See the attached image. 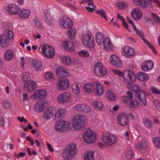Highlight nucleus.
Here are the masks:
<instances>
[{
    "mask_svg": "<svg viewBox=\"0 0 160 160\" xmlns=\"http://www.w3.org/2000/svg\"><path fill=\"white\" fill-rule=\"evenodd\" d=\"M131 89L135 92V97L142 103V105L145 106L147 103L145 95L146 91L140 88L138 84L131 86Z\"/></svg>",
    "mask_w": 160,
    "mask_h": 160,
    "instance_id": "nucleus-1",
    "label": "nucleus"
},
{
    "mask_svg": "<svg viewBox=\"0 0 160 160\" xmlns=\"http://www.w3.org/2000/svg\"><path fill=\"white\" fill-rule=\"evenodd\" d=\"M62 154L63 158L66 160L72 159L76 154L77 149L76 144L72 143L67 147Z\"/></svg>",
    "mask_w": 160,
    "mask_h": 160,
    "instance_id": "nucleus-2",
    "label": "nucleus"
},
{
    "mask_svg": "<svg viewBox=\"0 0 160 160\" xmlns=\"http://www.w3.org/2000/svg\"><path fill=\"white\" fill-rule=\"evenodd\" d=\"M42 54L48 59L52 58L55 55V52L54 48L48 44L41 45L39 48Z\"/></svg>",
    "mask_w": 160,
    "mask_h": 160,
    "instance_id": "nucleus-3",
    "label": "nucleus"
},
{
    "mask_svg": "<svg viewBox=\"0 0 160 160\" xmlns=\"http://www.w3.org/2000/svg\"><path fill=\"white\" fill-rule=\"evenodd\" d=\"M85 116L83 115L78 114L74 116L72 122L74 128L77 130L83 128L85 122Z\"/></svg>",
    "mask_w": 160,
    "mask_h": 160,
    "instance_id": "nucleus-4",
    "label": "nucleus"
},
{
    "mask_svg": "<svg viewBox=\"0 0 160 160\" xmlns=\"http://www.w3.org/2000/svg\"><path fill=\"white\" fill-rule=\"evenodd\" d=\"M102 138L104 144L110 146L115 144L117 141L116 136L114 134L109 133L103 134Z\"/></svg>",
    "mask_w": 160,
    "mask_h": 160,
    "instance_id": "nucleus-5",
    "label": "nucleus"
},
{
    "mask_svg": "<svg viewBox=\"0 0 160 160\" xmlns=\"http://www.w3.org/2000/svg\"><path fill=\"white\" fill-rule=\"evenodd\" d=\"M70 127L69 123L64 120H60L54 126L55 130L59 132H62L66 130H69Z\"/></svg>",
    "mask_w": 160,
    "mask_h": 160,
    "instance_id": "nucleus-6",
    "label": "nucleus"
},
{
    "mask_svg": "<svg viewBox=\"0 0 160 160\" xmlns=\"http://www.w3.org/2000/svg\"><path fill=\"white\" fill-rule=\"evenodd\" d=\"M82 40V43L88 48L92 49L94 48V38L92 34L88 33L83 35Z\"/></svg>",
    "mask_w": 160,
    "mask_h": 160,
    "instance_id": "nucleus-7",
    "label": "nucleus"
},
{
    "mask_svg": "<svg viewBox=\"0 0 160 160\" xmlns=\"http://www.w3.org/2000/svg\"><path fill=\"white\" fill-rule=\"evenodd\" d=\"M60 26L63 28L68 29L73 25V23L72 19L66 16H62L59 20Z\"/></svg>",
    "mask_w": 160,
    "mask_h": 160,
    "instance_id": "nucleus-8",
    "label": "nucleus"
},
{
    "mask_svg": "<svg viewBox=\"0 0 160 160\" xmlns=\"http://www.w3.org/2000/svg\"><path fill=\"white\" fill-rule=\"evenodd\" d=\"M70 85V82L67 79L60 78L58 80L56 86L58 90L62 91L67 90Z\"/></svg>",
    "mask_w": 160,
    "mask_h": 160,
    "instance_id": "nucleus-9",
    "label": "nucleus"
},
{
    "mask_svg": "<svg viewBox=\"0 0 160 160\" xmlns=\"http://www.w3.org/2000/svg\"><path fill=\"white\" fill-rule=\"evenodd\" d=\"M96 134L91 130L88 131L84 134L83 139L84 141L88 143L94 142L96 140Z\"/></svg>",
    "mask_w": 160,
    "mask_h": 160,
    "instance_id": "nucleus-10",
    "label": "nucleus"
},
{
    "mask_svg": "<svg viewBox=\"0 0 160 160\" xmlns=\"http://www.w3.org/2000/svg\"><path fill=\"white\" fill-rule=\"evenodd\" d=\"M71 98V95L70 92H64L58 96L57 101L60 104L66 103L69 102Z\"/></svg>",
    "mask_w": 160,
    "mask_h": 160,
    "instance_id": "nucleus-11",
    "label": "nucleus"
},
{
    "mask_svg": "<svg viewBox=\"0 0 160 160\" xmlns=\"http://www.w3.org/2000/svg\"><path fill=\"white\" fill-rule=\"evenodd\" d=\"M94 72L96 75L98 76H104L107 73L106 68L100 62H98L95 64Z\"/></svg>",
    "mask_w": 160,
    "mask_h": 160,
    "instance_id": "nucleus-12",
    "label": "nucleus"
},
{
    "mask_svg": "<svg viewBox=\"0 0 160 160\" xmlns=\"http://www.w3.org/2000/svg\"><path fill=\"white\" fill-rule=\"evenodd\" d=\"M133 27V28L135 31L136 33L139 36H140L141 38H142L143 41L145 42L146 44L148 46V47L151 49L152 52L155 54H157V52L155 49L154 47L152 46V45L148 41L146 40L145 38L144 37V35L143 33L140 31L139 29H138L135 26L134 24V26H132Z\"/></svg>",
    "mask_w": 160,
    "mask_h": 160,
    "instance_id": "nucleus-13",
    "label": "nucleus"
},
{
    "mask_svg": "<svg viewBox=\"0 0 160 160\" xmlns=\"http://www.w3.org/2000/svg\"><path fill=\"white\" fill-rule=\"evenodd\" d=\"M123 78L130 83L133 82L136 80L135 74L133 71L129 69L124 71Z\"/></svg>",
    "mask_w": 160,
    "mask_h": 160,
    "instance_id": "nucleus-14",
    "label": "nucleus"
},
{
    "mask_svg": "<svg viewBox=\"0 0 160 160\" xmlns=\"http://www.w3.org/2000/svg\"><path fill=\"white\" fill-rule=\"evenodd\" d=\"M47 96L46 91L43 89L36 90L32 95L31 97L35 100L42 99Z\"/></svg>",
    "mask_w": 160,
    "mask_h": 160,
    "instance_id": "nucleus-15",
    "label": "nucleus"
},
{
    "mask_svg": "<svg viewBox=\"0 0 160 160\" xmlns=\"http://www.w3.org/2000/svg\"><path fill=\"white\" fill-rule=\"evenodd\" d=\"M122 53L124 56L129 58L133 57L136 55V52L132 47L126 46L122 49Z\"/></svg>",
    "mask_w": 160,
    "mask_h": 160,
    "instance_id": "nucleus-16",
    "label": "nucleus"
},
{
    "mask_svg": "<svg viewBox=\"0 0 160 160\" xmlns=\"http://www.w3.org/2000/svg\"><path fill=\"white\" fill-rule=\"evenodd\" d=\"M55 112V109L52 106L48 107L44 111L42 117L45 119H48L52 118Z\"/></svg>",
    "mask_w": 160,
    "mask_h": 160,
    "instance_id": "nucleus-17",
    "label": "nucleus"
},
{
    "mask_svg": "<svg viewBox=\"0 0 160 160\" xmlns=\"http://www.w3.org/2000/svg\"><path fill=\"white\" fill-rule=\"evenodd\" d=\"M148 146V142L145 140L139 139L137 138L136 140L134 145L135 148L141 150L147 148Z\"/></svg>",
    "mask_w": 160,
    "mask_h": 160,
    "instance_id": "nucleus-18",
    "label": "nucleus"
},
{
    "mask_svg": "<svg viewBox=\"0 0 160 160\" xmlns=\"http://www.w3.org/2000/svg\"><path fill=\"white\" fill-rule=\"evenodd\" d=\"M75 108L76 111H82L88 113L91 111V107L85 104L78 103L75 106Z\"/></svg>",
    "mask_w": 160,
    "mask_h": 160,
    "instance_id": "nucleus-19",
    "label": "nucleus"
},
{
    "mask_svg": "<svg viewBox=\"0 0 160 160\" xmlns=\"http://www.w3.org/2000/svg\"><path fill=\"white\" fill-rule=\"evenodd\" d=\"M56 74L59 77H65L69 75L68 70L62 66H60L56 70Z\"/></svg>",
    "mask_w": 160,
    "mask_h": 160,
    "instance_id": "nucleus-20",
    "label": "nucleus"
},
{
    "mask_svg": "<svg viewBox=\"0 0 160 160\" xmlns=\"http://www.w3.org/2000/svg\"><path fill=\"white\" fill-rule=\"evenodd\" d=\"M19 7L15 4H9L7 6V10L9 14L16 15L20 11Z\"/></svg>",
    "mask_w": 160,
    "mask_h": 160,
    "instance_id": "nucleus-21",
    "label": "nucleus"
},
{
    "mask_svg": "<svg viewBox=\"0 0 160 160\" xmlns=\"http://www.w3.org/2000/svg\"><path fill=\"white\" fill-rule=\"evenodd\" d=\"M117 120L119 124L122 126L127 125L129 122L126 115L124 113H121L118 116Z\"/></svg>",
    "mask_w": 160,
    "mask_h": 160,
    "instance_id": "nucleus-22",
    "label": "nucleus"
},
{
    "mask_svg": "<svg viewBox=\"0 0 160 160\" xmlns=\"http://www.w3.org/2000/svg\"><path fill=\"white\" fill-rule=\"evenodd\" d=\"M96 84V81H93L86 84L83 87L84 91L88 93L92 92L95 90V87Z\"/></svg>",
    "mask_w": 160,
    "mask_h": 160,
    "instance_id": "nucleus-23",
    "label": "nucleus"
},
{
    "mask_svg": "<svg viewBox=\"0 0 160 160\" xmlns=\"http://www.w3.org/2000/svg\"><path fill=\"white\" fill-rule=\"evenodd\" d=\"M36 88V83L34 81H30L28 82L24 83V89L27 92H32Z\"/></svg>",
    "mask_w": 160,
    "mask_h": 160,
    "instance_id": "nucleus-24",
    "label": "nucleus"
},
{
    "mask_svg": "<svg viewBox=\"0 0 160 160\" xmlns=\"http://www.w3.org/2000/svg\"><path fill=\"white\" fill-rule=\"evenodd\" d=\"M109 59L110 62L117 67H120L122 65L120 59L115 55H111L109 57Z\"/></svg>",
    "mask_w": 160,
    "mask_h": 160,
    "instance_id": "nucleus-25",
    "label": "nucleus"
},
{
    "mask_svg": "<svg viewBox=\"0 0 160 160\" xmlns=\"http://www.w3.org/2000/svg\"><path fill=\"white\" fill-rule=\"evenodd\" d=\"M103 45L104 49L106 51L110 52L113 50V45L110 39L107 38L103 39Z\"/></svg>",
    "mask_w": 160,
    "mask_h": 160,
    "instance_id": "nucleus-26",
    "label": "nucleus"
},
{
    "mask_svg": "<svg viewBox=\"0 0 160 160\" xmlns=\"http://www.w3.org/2000/svg\"><path fill=\"white\" fill-rule=\"evenodd\" d=\"M154 66V63L152 60L145 62L142 65L141 69L143 71L146 72L152 69Z\"/></svg>",
    "mask_w": 160,
    "mask_h": 160,
    "instance_id": "nucleus-27",
    "label": "nucleus"
},
{
    "mask_svg": "<svg viewBox=\"0 0 160 160\" xmlns=\"http://www.w3.org/2000/svg\"><path fill=\"white\" fill-rule=\"evenodd\" d=\"M45 107V104L44 102L38 101L35 104L34 109L36 112L40 113L43 111Z\"/></svg>",
    "mask_w": 160,
    "mask_h": 160,
    "instance_id": "nucleus-28",
    "label": "nucleus"
},
{
    "mask_svg": "<svg viewBox=\"0 0 160 160\" xmlns=\"http://www.w3.org/2000/svg\"><path fill=\"white\" fill-rule=\"evenodd\" d=\"M44 13L47 23L49 25L52 24V21L54 20V18L50 11L48 10H46L44 11Z\"/></svg>",
    "mask_w": 160,
    "mask_h": 160,
    "instance_id": "nucleus-29",
    "label": "nucleus"
},
{
    "mask_svg": "<svg viewBox=\"0 0 160 160\" xmlns=\"http://www.w3.org/2000/svg\"><path fill=\"white\" fill-rule=\"evenodd\" d=\"M71 89L72 92L74 95H78L81 92V85L79 83L74 82L72 85Z\"/></svg>",
    "mask_w": 160,
    "mask_h": 160,
    "instance_id": "nucleus-30",
    "label": "nucleus"
},
{
    "mask_svg": "<svg viewBox=\"0 0 160 160\" xmlns=\"http://www.w3.org/2000/svg\"><path fill=\"white\" fill-rule=\"evenodd\" d=\"M5 36L1 34L0 36V45L4 48H6L9 46L10 41Z\"/></svg>",
    "mask_w": 160,
    "mask_h": 160,
    "instance_id": "nucleus-31",
    "label": "nucleus"
},
{
    "mask_svg": "<svg viewBox=\"0 0 160 160\" xmlns=\"http://www.w3.org/2000/svg\"><path fill=\"white\" fill-rule=\"evenodd\" d=\"M131 14L135 19L138 20H140L142 16L141 11L137 9L133 10L131 12Z\"/></svg>",
    "mask_w": 160,
    "mask_h": 160,
    "instance_id": "nucleus-32",
    "label": "nucleus"
},
{
    "mask_svg": "<svg viewBox=\"0 0 160 160\" xmlns=\"http://www.w3.org/2000/svg\"><path fill=\"white\" fill-rule=\"evenodd\" d=\"M66 114L67 111L65 109L59 108L57 111L55 115V117L56 118H64L66 115Z\"/></svg>",
    "mask_w": 160,
    "mask_h": 160,
    "instance_id": "nucleus-33",
    "label": "nucleus"
},
{
    "mask_svg": "<svg viewBox=\"0 0 160 160\" xmlns=\"http://www.w3.org/2000/svg\"><path fill=\"white\" fill-rule=\"evenodd\" d=\"M94 152L87 151L83 154L84 160H93L94 158Z\"/></svg>",
    "mask_w": 160,
    "mask_h": 160,
    "instance_id": "nucleus-34",
    "label": "nucleus"
},
{
    "mask_svg": "<svg viewBox=\"0 0 160 160\" xmlns=\"http://www.w3.org/2000/svg\"><path fill=\"white\" fill-rule=\"evenodd\" d=\"M31 66L34 68L36 70H40L42 68L41 62L36 60H33L31 61Z\"/></svg>",
    "mask_w": 160,
    "mask_h": 160,
    "instance_id": "nucleus-35",
    "label": "nucleus"
},
{
    "mask_svg": "<svg viewBox=\"0 0 160 160\" xmlns=\"http://www.w3.org/2000/svg\"><path fill=\"white\" fill-rule=\"evenodd\" d=\"M63 46L64 47L66 50L68 51H72L74 49L72 42L70 41L64 42L62 44Z\"/></svg>",
    "mask_w": 160,
    "mask_h": 160,
    "instance_id": "nucleus-36",
    "label": "nucleus"
},
{
    "mask_svg": "<svg viewBox=\"0 0 160 160\" xmlns=\"http://www.w3.org/2000/svg\"><path fill=\"white\" fill-rule=\"evenodd\" d=\"M96 94L98 96L101 95L103 93V86L102 84L96 82Z\"/></svg>",
    "mask_w": 160,
    "mask_h": 160,
    "instance_id": "nucleus-37",
    "label": "nucleus"
},
{
    "mask_svg": "<svg viewBox=\"0 0 160 160\" xmlns=\"http://www.w3.org/2000/svg\"><path fill=\"white\" fill-rule=\"evenodd\" d=\"M138 79L141 81L148 80L149 78L148 75L146 73L142 72H138L137 74Z\"/></svg>",
    "mask_w": 160,
    "mask_h": 160,
    "instance_id": "nucleus-38",
    "label": "nucleus"
},
{
    "mask_svg": "<svg viewBox=\"0 0 160 160\" xmlns=\"http://www.w3.org/2000/svg\"><path fill=\"white\" fill-rule=\"evenodd\" d=\"M127 97H123L122 100L124 103H129L133 98L132 93L130 91H128L127 92Z\"/></svg>",
    "mask_w": 160,
    "mask_h": 160,
    "instance_id": "nucleus-39",
    "label": "nucleus"
},
{
    "mask_svg": "<svg viewBox=\"0 0 160 160\" xmlns=\"http://www.w3.org/2000/svg\"><path fill=\"white\" fill-rule=\"evenodd\" d=\"M2 35L5 36L9 40L12 39L14 36V34L12 31L9 29L5 30L4 33L2 34Z\"/></svg>",
    "mask_w": 160,
    "mask_h": 160,
    "instance_id": "nucleus-40",
    "label": "nucleus"
},
{
    "mask_svg": "<svg viewBox=\"0 0 160 160\" xmlns=\"http://www.w3.org/2000/svg\"><path fill=\"white\" fill-rule=\"evenodd\" d=\"M30 12L27 9H24L20 12L19 16L20 18H28L30 15Z\"/></svg>",
    "mask_w": 160,
    "mask_h": 160,
    "instance_id": "nucleus-41",
    "label": "nucleus"
},
{
    "mask_svg": "<svg viewBox=\"0 0 160 160\" xmlns=\"http://www.w3.org/2000/svg\"><path fill=\"white\" fill-rule=\"evenodd\" d=\"M13 55V51L11 50H8L6 52L5 54V59L7 61H10L12 58Z\"/></svg>",
    "mask_w": 160,
    "mask_h": 160,
    "instance_id": "nucleus-42",
    "label": "nucleus"
},
{
    "mask_svg": "<svg viewBox=\"0 0 160 160\" xmlns=\"http://www.w3.org/2000/svg\"><path fill=\"white\" fill-rule=\"evenodd\" d=\"M103 35L102 33L98 32L96 35V40L97 43L99 45H101L102 42L103 41Z\"/></svg>",
    "mask_w": 160,
    "mask_h": 160,
    "instance_id": "nucleus-43",
    "label": "nucleus"
},
{
    "mask_svg": "<svg viewBox=\"0 0 160 160\" xmlns=\"http://www.w3.org/2000/svg\"><path fill=\"white\" fill-rule=\"evenodd\" d=\"M106 96L108 100L111 101H114L116 98L115 94L110 90H108L107 92Z\"/></svg>",
    "mask_w": 160,
    "mask_h": 160,
    "instance_id": "nucleus-44",
    "label": "nucleus"
},
{
    "mask_svg": "<svg viewBox=\"0 0 160 160\" xmlns=\"http://www.w3.org/2000/svg\"><path fill=\"white\" fill-rule=\"evenodd\" d=\"M68 36L70 39H73L75 36L76 30L74 28H70L68 30Z\"/></svg>",
    "mask_w": 160,
    "mask_h": 160,
    "instance_id": "nucleus-45",
    "label": "nucleus"
},
{
    "mask_svg": "<svg viewBox=\"0 0 160 160\" xmlns=\"http://www.w3.org/2000/svg\"><path fill=\"white\" fill-rule=\"evenodd\" d=\"M22 78L24 82V83H27L30 81L31 79L29 72H27L23 73Z\"/></svg>",
    "mask_w": 160,
    "mask_h": 160,
    "instance_id": "nucleus-46",
    "label": "nucleus"
},
{
    "mask_svg": "<svg viewBox=\"0 0 160 160\" xmlns=\"http://www.w3.org/2000/svg\"><path fill=\"white\" fill-rule=\"evenodd\" d=\"M117 18L119 19L122 21V23L123 26L125 27L127 30L130 31L128 28V25L126 23L124 18L122 17L118 13H117Z\"/></svg>",
    "mask_w": 160,
    "mask_h": 160,
    "instance_id": "nucleus-47",
    "label": "nucleus"
},
{
    "mask_svg": "<svg viewBox=\"0 0 160 160\" xmlns=\"http://www.w3.org/2000/svg\"><path fill=\"white\" fill-rule=\"evenodd\" d=\"M62 62L66 65H70L72 62V60L69 57H62L61 58Z\"/></svg>",
    "mask_w": 160,
    "mask_h": 160,
    "instance_id": "nucleus-48",
    "label": "nucleus"
},
{
    "mask_svg": "<svg viewBox=\"0 0 160 160\" xmlns=\"http://www.w3.org/2000/svg\"><path fill=\"white\" fill-rule=\"evenodd\" d=\"M44 77L46 78L51 81H53L55 79L54 75L50 72H46Z\"/></svg>",
    "mask_w": 160,
    "mask_h": 160,
    "instance_id": "nucleus-49",
    "label": "nucleus"
},
{
    "mask_svg": "<svg viewBox=\"0 0 160 160\" xmlns=\"http://www.w3.org/2000/svg\"><path fill=\"white\" fill-rule=\"evenodd\" d=\"M135 4L141 5L142 8H145L147 7L146 2L144 0H133Z\"/></svg>",
    "mask_w": 160,
    "mask_h": 160,
    "instance_id": "nucleus-50",
    "label": "nucleus"
},
{
    "mask_svg": "<svg viewBox=\"0 0 160 160\" xmlns=\"http://www.w3.org/2000/svg\"><path fill=\"white\" fill-rule=\"evenodd\" d=\"M94 108L98 110L101 109L103 107V105L102 102L98 101H95L93 103Z\"/></svg>",
    "mask_w": 160,
    "mask_h": 160,
    "instance_id": "nucleus-51",
    "label": "nucleus"
},
{
    "mask_svg": "<svg viewBox=\"0 0 160 160\" xmlns=\"http://www.w3.org/2000/svg\"><path fill=\"white\" fill-rule=\"evenodd\" d=\"M118 8L120 9H122L127 8L128 7V4L125 2H120L116 4Z\"/></svg>",
    "mask_w": 160,
    "mask_h": 160,
    "instance_id": "nucleus-52",
    "label": "nucleus"
},
{
    "mask_svg": "<svg viewBox=\"0 0 160 160\" xmlns=\"http://www.w3.org/2000/svg\"><path fill=\"white\" fill-rule=\"evenodd\" d=\"M129 106L132 108H135L138 107V104L137 101L132 100L129 103H125Z\"/></svg>",
    "mask_w": 160,
    "mask_h": 160,
    "instance_id": "nucleus-53",
    "label": "nucleus"
},
{
    "mask_svg": "<svg viewBox=\"0 0 160 160\" xmlns=\"http://www.w3.org/2000/svg\"><path fill=\"white\" fill-rule=\"evenodd\" d=\"M150 2L148 4V6L149 8L152 9H154L155 5L153 3V2L155 4H158V6L160 8V2H159V1L158 0H153L152 1Z\"/></svg>",
    "mask_w": 160,
    "mask_h": 160,
    "instance_id": "nucleus-54",
    "label": "nucleus"
},
{
    "mask_svg": "<svg viewBox=\"0 0 160 160\" xmlns=\"http://www.w3.org/2000/svg\"><path fill=\"white\" fill-rule=\"evenodd\" d=\"M35 25L36 27L38 29H42L43 26L42 23L38 20L35 19L34 21Z\"/></svg>",
    "mask_w": 160,
    "mask_h": 160,
    "instance_id": "nucleus-55",
    "label": "nucleus"
},
{
    "mask_svg": "<svg viewBox=\"0 0 160 160\" xmlns=\"http://www.w3.org/2000/svg\"><path fill=\"white\" fill-rule=\"evenodd\" d=\"M78 55L81 57H85L89 56V52L86 50H82L78 52Z\"/></svg>",
    "mask_w": 160,
    "mask_h": 160,
    "instance_id": "nucleus-56",
    "label": "nucleus"
},
{
    "mask_svg": "<svg viewBox=\"0 0 160 160\" xmlns=\"http://www.w3.org/2000/svg\"><path fill=\"white\" fill-rule=\"evenodd\" d=\"M96 13L101 15L102 17L104 18V19L107 21H108L107 16L106 15L105 12L103 10H100L97 11L96 12Z\"/></svg>",
    "mask_w": 160,
    "mask_h": 160,
    "instance_id": "nucleus-57",
    "label": "nucleus"
},
{
    "mask_svg": "<svg viewBox=\"0 0 160 160\" xmlns=\"http://www.w3.org/2000/svg\"><path fill=\"white\" fill-rule=\"evenodd\" d=\"M143 122L145 125L147 127L151 128L152 127V122L147 118L143 119Z\"/></svg>",
    "mask_w": 160,
    "mask_h": 160,
    "instance_id": "nucleus-58",
    "label": "nucleus"
},
{
    "mask_svg": "<svg viewBox=\"0 0 160 160\" xmlns=\"http://www.w3.org/2000/svg\"><path fill=\"white\" fill-rule=\"evenodd\" d=\"M153 142L155 146L159 148H160V138L158 137L154 138Z\"/></svg>",
    "mask_w": 160,
    "mask_h": 160,
    "instance_id": "nucleus-59",
    "label": "nucleus"
},
{
    "mask_svg": "<svg viewBox=\"0 0 160 160\" xmlns=\"http://www.w3.org/2000/svg\"><path fill=\"white\" fill-rule=\"evenodd\" d=\"M2 105L3 107L7 108H10L11 107L10 103L5 100H3L2 102Z\"/></svg>",
    "mask_w": 160,
    "mask_h": 160,
    "instance_id": "nucleus-60",
    "label": "nucleus"
},
{
    "mask_svg": "<svg viewBox=\"0 0 160 160\" xmlns=\"http://www.w3.org/2000/svg\"><path fill=\"white\" fill-rule=\"evenodd\" d=\"M151 16L155 22L160 23V18L156 14L152 13Z\"/></svg>",
    "mask_w": 160,
    "mask_h": 160,
    "instance_id": "nucleus-61",
    "label": "nucleus"
},
{
    "mask_svg": "<svg viewBox=\"0 0 160 160\" xmlns=\"http://www.w3.org/2000/svg\"><path fill=\"white\" fill-rule=\"evenodd\" d=\"M113 72L119 77L124 76V72H122L121 71L118 70H113Z\"/></svg>",
    "mask_w": 160,
    "mask_h": 160,
    "instance_id": "nucleus-62",
    "label": "nucleus"
},
{
    "mask_svg": "<svg viewBox=\"0 0 160 160\" xmlns=\"http://www.w3.org/2000/svg\"><path fill=\"white\" fill-rule=\"evenodd\" d=\"M154 104L158 110L160 111V102L157 100L155 101Z\"/></svg>",
    "mask_w": 160,
    "mask_h": 160,
    "instance_id": "nucleus-63",
    "label": "nucleus"
},
{
    "mask_svg": "<svg viewBox=\"0 0 160 160\" xmlns=\"http://www.w3.org/2000/svg\"><path fill=\"white\" fill-rule=\"evenodd\" d=\"M132 155V152L131 150L128 151L126 153V157L127 159L131 158Z\"/></svg>",
    "mask_w": 160,
    "mask_h": 160,
    "instance_id": "nucleus-64",
    "label": "nucleus"
}]
</instances>
